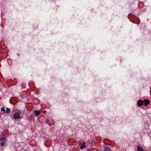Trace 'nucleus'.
I'll list each match as a JSON object with an SVG mask.
<instances>
[{"mask_svg": "<svg viewBox=\"0 0 151 151\" xmlns=\"http://www.w3.org/2000/svg\"><path fill=\"white\" fill-rule=\"evenodd\" d=\"M14 118L16 120L20 118L21 119V118H20V113L18 112L15 113L14 115Z\"/></svg>", "mask_w": 151, "mask_h": 151, "instance_id": "nucleus-1", "label": "nucleus"}, {"mask_svg": "<svg viewBox=\"0 0 151 151\" xmlns=\"http://www.w3.org/2000/svg\"><path fill=\"white\" fill-rule=\"evenodd\" d=\"M137 104L138 106H140L144 104V101L142 100H139L137 101Z\"/></svg>", "mask_w": 151, "mask_h": 151, "instance_id": "nucleus-2", "label": "nucleus"}, {"mask_svg": "<svg viewBox=\"0 0 151 151\" xmlns=\"http://www.w3.org/2000/svg\"><path fill=\"white\" fill-rule=\"evenodd\" d=\"M79 145L80 146V148L81 149H83L86 147L85 145H83L82 143H80L79 144Z\"/></svg>", "mask_w": 151, "mask_h": 151, "instance_id": "nucleus-5", "label": "nucleus"}, {"mask_svg": "<svg viewBox=\"0 0 151 151\" xmlns=\"http://www.w3.org/2000/svg\"><path fill=\"white\" fill-rule=\"evenodd\" d=\"M10 110L9 108H6V110L5 111V112H4V114H6V113L9 114L10 112Z\"/></svg>", "mask_w": 151, "mask_h": 151, "instance_id": "nucleus-9", "label": "nucleus"}, {"mask_svg": "<svg viewBox=\"0 0 151 151\" xmlns=\"http://www.w3.org/2000/svg\"><path fill=\"white\" fill-rule=\"evenodd\" d=\"M0 141L2 142H6V140L5 137H1L0 138Z\"/></svg>", "mask_w": 151, "mask_h": 151, "instance_id": "nucleus-6", "label": "nucleus"}, {"mask_svg": "<svg viewBox=\"0 0 151 151\" xmlns=\"http://www.w3.org/2000/svg\"><path fill=\"white\" fill-rule=\"evenodd\" d=\"M104 151H110V149L108 146L104 147Z\"/></svg>", "mask_w": 151, "mask_h": 151, "instance_id": "nucleus-7", "label": "nucleus"}, {"mask_svg": "<svg viewBox=\"0 0 151 151\" xmlns=\"http://www.w3.org/2000/svg\"><path fill=\"white\" fill-rule=\"evenodd\" d=\"M5 142H2L0 143V146L1 147L3 146L4 145V143Z\"/></svg>", "mask_w": 151, "mask_h": 151, "instance_id": "nucleus-11", "label": "nucleus"}, {"mask_svg": "<svg viewBox=\"0 0 151 151\" xmlns=\"http://www.w3.org/2000/svg\"><path fill=\"white\" fill-rule=\"evenodd\" d=\"M1 111H3L4 113V112H5V109L4 107H2L1 108Z\"/></svg>", "mask_w": 151, "mask_h": 151, "instance_id": "nucleus-10", "label": "nucleus"}, {"mask_svg": "<svg viewBox=\"0 0 151 151\" xmlns=\"http://www.w3.org/2000/svg\"><path fill=\"white\" fill-rule=\"evenodd\" d=\"M137 148L138 151H143V150L141 147L138 146L137 147Z\"/></svg>", "mask_w": 151, "mask_h": 151, "instance_id": "nucleus-8", "label": "nucleus"}, {"mask_svg": "<svg viewBox=\"0 0 151 151\" xmlns=\"http://www.w3.org/2000/svg\"><path fill=\"white\" fill-rule=\"evenodd\" d=\"M17 55L18 56H19V53H17Z\"/></svg>", "mask_w": 151, "mask_h": 151, "instance_id": "nucleus-13", "label": "nucleus"}, {"mask_svg": "<svg viewBox=\"0 0 151 151\" xmlns=\"http://www.w3.org/2000/svg\"><path fill=\"white\" fill-rule=\"evenodd\" d=\"M143 101L144 104L146 106H147L150 103V101L148 99H145Z\"/></svg>", "mask_w": 151, "mask_h": 151, "instance_id": "nucleus-3", "label": "nucleus"}, {"mask_svg": "<svg viewBox=\"0 0 151 151\" xmlns=\"http://www.w3.org/2000/svg\"><path fill=\"white\" fill-rule=\"evenodd\" d=\"M34 113H35V115L36 116H37L38 115H39V114H40V111H39V110H34Z\"/></svg>", "mask_w": 151, "mask_h": 151, "instance_id": "nucleus-4", "label": "nucleus"}, {"mask_svg": "<svg viewBox=\"0 0 151 151\" xmlns=\"http://www.w3.org/2000/svg\"><path fill=\"white\" fill-rule=\"evenodd\" d=\"M83 145H85L86 143L85 142H83V143H82Z\"/></svg>", "mask_w": 151, "mask_h": 151, "instance_id": "nucleus-12", "label": "nucleus"}]
</instances>
